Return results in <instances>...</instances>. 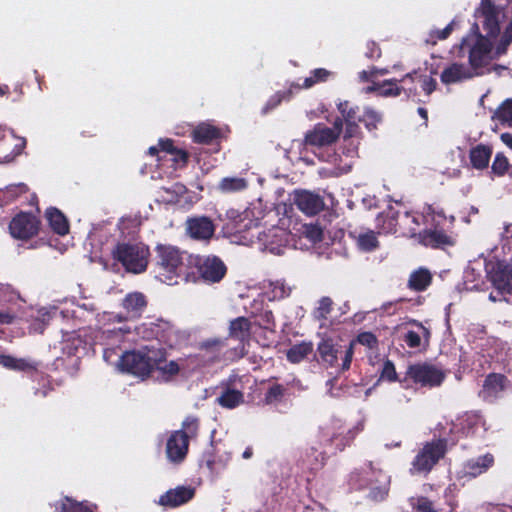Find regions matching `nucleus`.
I'll return each instance as SVG.
<instances>
[{"instance_id": "obj_40", "label": "nucleus", "mask_w": 512, "mask_h": 512, "mask_svg": "<svg viewBox=\"0 0 512 512\" xmlns=\"http://www.w3.org/2000/svg\"><path fill=\"white\" fill-rule=\"evenodd\" d=\"M414 324L417 325L420 332L410 330L404 336V341L410 348L420 347L422 345V337L426 343L430 337V332L426 327L416 321H414Z\"/></svg>"}, {"instance_id": "obj_64", "label": "nucleus", "mask_w": 512, "mask_h": 512, "mask_svg": "<svg viewBox=\"0 0 512 512\" xmlns=\"http://www.w3.org/2000/svg\"><path fill=\"white\" fill-rule=\"evenodd\" d=\"M15 318L16 313L12 308L0 309V326L12 324Z\"/></svg>"}, {"instance_id": "obj_34", "label": "nucleus", "mask_w": 512, "mask_h": 512, "mask_svg": "<svg viewBox=\"0 0 512 512\" xmlns=\"http://www.w3.org/2000/svg\"><path fill=\"white\" fill-rule=\"evenodd\" d=\"M46 218L52 230L59 234L65 235L69 231V225L66 217L56 208H49L46 211Z\"/></svg>"}, {"instance_id": "obj_49", "label": "nucleus", "mask_w": 512, "mask_h": 512, "mask_svg": "<svg viewBox=\"0 0 512 512\" xmlns=\"http://www.w3.org/2000/svg\"><path fill=\"white\" fill-rule=\"evenodd\" d=\"M330 72L323 68H318L312 71L311 76L306 77L301 88H310L318 82L325 81L329 76Z\"/></svg>"}, {"instance_id": "obj_20", "label": "nucleus", "mask_w": 512, "mask_h": 512, "mask_svg": "<svg viewBox=\"0 0 512 512\" xmlns=\"http://www.w3.org/2000/svg\"><path fill=\"white\" fill-rule=\"evenodd\" d=\"M453 426L466 436L481 435L487 430L486 422L478 412L464 413Z\"/></svg>"}, {"instance_id": "obj_38", "label": "nucleus", "mask_w": 512, "mask_h": 512, "mask_svg": "<svg viewBox=\"0 0 512 512\" xmlns=\"http://www.w3.org/2000/svg\"><path fill=\"white\" fill-rule=\"evenodd\" d=\"M294 90H300L299 83H291L289 89L285 92H276L272 95L262 108V113L267 114L275 109L283 100H289L293 96Z\"/></svg>"}, {"instance_id": "obj_4", "label": "nucleus", "mask_w": 512, "mask_h": 512, "mask_svg": "<svg viewBox=\"0 0 512 512\" xmlns=\"http://www.w3.org/2000/svg\"><path fill=\"white\" fill-rule=\"evenodd\" d=\"M244 244L256 246L257 249L269 252L274 255H282L290 246L297 248L292 235L282 227L271 226L269 228L255 227V231L250 233V237L242 236Z\"/></svg>"}, {"instance_id": "obj_28", "label": "nucleus", "mask_w": 512, "mask_h": 512, "mask_svg": "<svg viewBox=\"0 0 512 512\" xmlns=\"http://www.w3.org/2000/svg\"><path fill=\"white\" fill-rule=\"evenodd\" d=\"M143 330H149L148 338H156L159 341L170 342V335L173 332L169 322L157 320L156 322L144 323L141 326Z\"/></svg>"}, {"instance_id": "obj_9", "label": "nucleus", "mask_w": 512, "mask_h": 512, "mask_svg": "<svg viewBox=\"0 0 512 512\" xmlns=\"http://www.w3.org/2000/svg\"><path fill=\"white\" fill-rule=\"evenodd\" d=\"M363 430V423H358L352 429L344 430L341 419L332 418L319 427L321 440L325 443H335L339 450H343L354 439L356 434Z\"/></svg>"}, {"instance_id": "obj_32", "label": "nucleus", "mask_w": 512, "mask_h": 512, "mask_svg": "<svg viewBox=\"0 0 512 512\" xmlns=\"http://www.w3.org/2000/svg\"><path fill=\"white\" fill-rule=\"evenodd\" d=\"M407 80H412V74H406L401 80L389 79L380 82L379 96L382 97H397L402 91H406L404 86L399 83H405Z\"/></svg>"}, {"instance_id": "obj_26", "label": "nucleus", "mask_w": 512, "mask_h": 512, "mask_svg": "<svg viewBox=\"0 0 512 512\" xmlns=\"http://www.w3.org/2000/svg\"><path fill=\"white\" fill-rule=\"evenodd\" d=\"M505 389V377L500 374H490L484 381L480 396L485 401H493L500 396Z\"/></svg>"}, {"instance_id": "obj_29", "label": "nucleus", "mask_w": 512, "mask_h": 512, "mask_svg": "<svg viewBox=\"0 0 512 512\" xmlns=\"http://www.w3.org/2000/svg\"><path fill=\"white\" fill-rule=\"evenodd\" d=\"M338 109L345 119L347 133L349 136H352L357 132V121H359V118L362 116V114H359V108L350 107L349 103L345 101L338 104Z\"/></svg>"}, {"instance_id": "obj_53", "label": "nucleus", "mask_w": 512, "mask_h": 512, "mask_svg": "<svg viewBox=\"0 0 512 512\" xmlns=\"http://www.w3.org/2000/svg\"><path fill=\"white\" fill-rule=\"evenodd\" d=\"M332 300L329 297H322L318 301V306L316 307L314 311V316L317 319H326L328 314L332 310Z\"/></svg>"}, {"instance_id": "obj_2", "label": "nucleus", "mask_w": 512, "mask_h": 512, "mask_svg": "<svg viewBox=\"0 0 512 512\" xmlns=\"http://www.w3.org/2000/svg\"><path fill=\"white\" fill-rule=\"evenodd\" d=\"M250 322L245 317H238L230 322L229 337L205 341L198 354L191 356L189 362L195 367L205 366L224 358L236 360L246 353V343L250 338Z\"/></svg>"}, {"instance_id": "obj_30", "label": "nucleus", "mask_w": 512, "mask_h": 512, "mask_svg": "<svg viewBox=\"0 0 512 512\" xmlns=\"http://www.w3.org/2000/svg\"><path fill=\"white\" fill-rule=\"evenodd\" d=\"M219 136V129L209 123H201L192 131L194 142L200 144H209Z\"/></svg>"}, {"instance_id": "obj_5", "label": "nucleus", "mask_w": 512, "mask_h": 512, "mask_svg": "<svg viewBox=\"0 0 512 512\" xmlns=\"http://www.w3.org/2000/svg\"><path fill=\"white\" fill-rule=\"evenodd\" d=\"M164 355L160 349L145 346L137 351H126L118 359L117 369L136 376H147Z\"/></svg>"}, {"instance_id": "obj_27", "label": "nucleus", "mask_w": 512, "mask_h": 512, "mask_svg": "<svg viewBox=\"0 0 512 512\" xmlns=\"http://www.w3.org/2000/svg\"><path fill=\"white\" fill-rule=\"evenodd\" d=\"M397 227H399L398 212L392 207H389L386 212L380 213L376 218L378 234L396 233L398 231Z\"/></svg>"}, {"instance_id": "obj_6", "label": "nucleus", "mask_w": 512, "mask_h": 512, "mask_svg": "<svg viewBox=\"0 0 512 512\" xmlns=\"http://www.w3.org/2000/svg\"><path fill=\"white\" fill-rule=\"evenodd\" d=\"M199 420L188 416L182 422L181 429L173 431L167 438L166 455L170 462H182L188 453L189 442L197 438Z\"/></svg>"}, {"instance_id": "obj_48", "label": "nucleus", "mask_w": 512, "mask_h": 512, "mask_svg": "<svg viewBox=\"0 0 512 512\" xmlns=\"http://www.w3.org/2000/svg\"><path fill=\"white\" fill-rule=\"evenodd\" d=\"M381 121V115L371 108H365L359 122H363L367 129H375L377 124Z\"/></svg>"}, {"instance_id": "obj_59", "label": "nucleus", "mask_w": 512, "mask_h": 512, "mask_svg": "<svg viewBox=\"0 0 512 512\" xmlns=\"http://www.w3.org/2000/svg\"><path fill=\"white\" fill-rule=\"evenodd\" d=\"M481 277V273L478 272L477 275L475 274V268L474 267H468L466 270H465V273H464V279H465V284L467 285V289H479V283L476 282L478 280V278Z\"/></svg>"}, {"instance_id": "obj_52", "label": "nucleus", "mask_w": 512, "mask_h": 512, "mask_svg": "<svg viewBox=\"0 0 512 512\" xmlns=\"http://www.w3.org/2000/svg\"><path fill=\"white\" fill-rule=\"evenodd\" d=\"M492 172L497 176H503L509 169L508 159L502 153H497L492 163Z\"/></svg>"}, {"instance_id": "obj_37", "label": "nucleus", "mask_w": 512, "mask_h": 512, "mask_svg": "<svg viewBox=\"0 0 512 512\" xmlns=\"http://www.w3.org/2000/svg\"><path fill=\"white\" fill-rule=\"evenodd\" d=\"M291 290L284 280H275L268 283L265 293L269 300H281L288 297Z\"/></svg>"}, {"instance_id": "obj_45", "label": "nucleus", "mask_w": 512, "mask_h": 512, "mask_svg": "<svg viewBox=\"0 0 512 512\" xmlns=\"http://www.w3.org/2000/svg\"><path fill=\"white\" fill-rule=\"evenodd\" d=\"M312 351L310 343H300L291 347L287 352V358L292 363H299Z\"/></svg>"}, {"instance_id": "obj_35", "label": "nucleus", "mask_w": 512, "mask_h": 512, "mask_svg": "<svg viewBox=\"0 0 512 512\" xmlns=\"http://www.w3.org/2000/svg\"><path fill=\"white\" fill-rule=\"evenodd\" d=\"M432 276L427 269L419 268L410 274L408 287L415 291L425 290L431 283Z\"/></svg>"}, {"instance_id": "obj_58", "label": "nucleus", "mask_w": 512, "mask_h": 512, "mask_svg": "<svg viewBox=\"0 0 512 512\" xmlns=\"http://www.w3.org/2000/svg\"><path fill=\"white\" fill-rule=\"evenodd\" d=\"M162 359L158 362V364L154 367L163 373L167 378L176 375L180 366L176 361H170L168 363L161 364Z\"/></svg>"}, {"instance_id": "obj_1", "label": "nucleus", "mask_w": 512, "mask_h": 512, "mask_svg": "<svg viewBox=\"0 0 512 512\" xmlns=\"http://www.w3.org/2000/svg\"><path fill=\"white\" fill-rule=\"evenodd\" d=\"M503 19L501 9L488 0H482L475 12L471 32L453 48L456 56H468L469 66L457 62L447 65L440 75L443 84H456L483 75L484 67L507 52L512 42V18L500 34Z\"/></svg>"}, {"instance_id": "obj_14", "label": "nucleus", "mask_w": 512, "mask_h": 512, "mask_svg": "<svg viewBox=\"0 0 512 512\" xmlns=\"http://www.w3.org/2000/svg\"><path fill=\"white\" fill-rule=\"evenodd\" d=\"M192 265L196 267L199 277L206 283H218L226 274V266L216 256H193Z\"/></svg>"}, {"instance_id": "obj_46", "label": "nucleus", "mask_w": 512, "mask_h": 512, "mask_svg": "<svg viewBox=\"0 0 512 512\" xmlns=\"http://www.w3.org/2000/svg\"><path fill=\"white\" fill-rule=\"evenodd\" d=\"M358 247L363 251H372L378 247V239L376 233L372 230H367L358 235Z\"/></svg>"}, {"instance_id": "obj_16", "label": "nucleus", "mask_w": 512, "mask_h": 512, "mask_svg": "<svg viewBox=\"0 0 512 512\" xmlns=\"http://www.w3.org/2000/svg\"><path fill=\"white\" fill-rule=\"evenodd\" d=\"M485 270L496 290L505 295L512 292V265L504 261H489Z\"/></svg>"}, {"instance_id": "obj_10", "label": "nucleus", "mask_w": 512, "mask_h": 512, "mask_svg": "<svg viewBox=\"0 0 512 512\" xmlns=\"http://www.w3.org/2000/svg\"><path fill=\"white\" fill-rule=\"evenodd\" d=\"M257 214L259 210L256 207L229 208L225 212L226 227L235 233H244L243 236L250 237V233L258 227Z\"/></svg>"}, {"instance_id": "obj_19", "label": "nucleus", "mask_w": 512, "mask_h": 512, "mask_svg": "<svg viewBox=\"0 0 512 512\" xmlns=\"http://www.w3.org/2000/svg\"><path fill=\"white\" fill-rule=\"evenodd\" d=\"M342 130V121L336 120L333 128L317 125L313 131L306 135L305 142L308 145L322 147L332 144Z\"/></svg>"}, {"instance_id": "obj_63", "label": "nucleus", "mask_w": 512, "mask_h": 512, "mask_svg": "<svg viewBox=\"0 0 512 512\" xmlns=\"http://www.w3.org/2000/svg\"><path fill=\"white\" fill-rule=\"evenodd\" d=\"M357 342L369 348H374L377 344V338L371 332H363L358 335Z\"/></svg>"}, {"instance_id": "obj_21", "label": "nucleus", "mask_w": 512, "mask_h": 512, "mask_svg": "<svg viewBox=\"0 0 512 512\" xmlns=\"http://www.w3.org/2000/svg\"><path fill=\"white\" fill-rule=\"evenodd\" d=\"M294 202L307 215H315L324 207V201L318 194L305 190L295 192Z\"/></svg>"}, {"instance_id": "obj_23", "label": "nucleus", "mask_w": 512, "mask_h": 512, "mask_svg": "<svg viewBox=\"0 0 512 512\" xmlns=\"http://www.w3.org/2000/svg\"><path fill=\"white\" fill-rule=\"evenodd\" d=\"M25 147L26 139L23 137L0 138V164L12 162Z\"/></svg>"}, {"instance_id": "obj_61", "label": "nucleus", "mask_w": 512, "mask_h": 512, "mask_svg": "<svg viewBox=\"0 0 512 512\" xmlns=\"http://www.w3.org/2000/svg\"><path fill=\"white\" fill-rule=\"evenodd\" d=\"M412 505L420 512H436L433 503L425 497L412 499Z\"/></svg>"}, {"instance_id": "obj_55", "label": "nucleus", "mask_w": 512, "mask_h": 512, "mask_svg": "<svg viewBox=\"0 0 512 512\" xmlns=\"http://www.w3.org/2000/svg\"><path fill=\"white\" fill-rule=\"evenodd\" d=\"M454 25H455V21H452L444 29L431 30L430 34H429V39L427 40V42L435 44L438 40H444V39L448 38V36L453 31Z\"/></svg>"}, {"instance_id": "obj_7", "label": "nucleus", "mask_w": 512, "mask_h": 512, "mask_svg": "<svg viewBox=\"0 0 512 512\" xmlns=\"http://www.w3.org/2000/svg\"><path fill=\"white\" fill-rule=\"evenodd\" d=\"M114 259L119 261L127 272L139 274L147 269L149 248L143 243H119L112 251Z\"/></svg>"}, {"instance_id": "obj_15", "label": "nucleus", "mask_w": 512, "mask_h": 512, "mask_svg": "<svg viewBox=\"0 0 512 512\" xmlns=\"http://www.w3.org/2000/svg\"><path fill=\"white\" fill-rule=\"evenodd\" d=\"M442 217H435V222L429 221L428 226L422 231L418 233V242L424 246L431 248H445L447 246H453L455 244V239L447 234L444 230L438 229L441 221L445 220Z\"/></svg>"}, {"instance_id": "obj_11", "label": "nucleus", "mask_w": 512, "mask_h": 512, "mask_svg": "<svg viewBox=\"0 0 512 512\" xmlns=\"http://www.w3.org/2000/svg\"><path fill=\"white\" fill-rule=\"evenodd\" d=\"M447 442L438 439L428 442L416 455L412 462L411 473H428L446 453Z\"/></svg>"}, {"instance_id": "obj_33", "label": "nucleus", "mask_w": 512, "mask_h": 512, "mask_svg": "<svg viewBox=\"0 0 512 512\" xmlns=\"http://www.w3.org/2000/svg\"><path fill=\"white\" fill-rule=\"evenodd\" d=\"M250 313L255 316L256 323L264 329H273L274 316L271 310L263 309L262 301L254 300Z\"/></svg>"}, {"instance_id": "obj_51", "label": "nucleus", "mask_w": 512, "mask_h": 512, "mask_svg": "<svg viewBox=\"0 0 512 512\" xmlns=\"http://www.w3.org/2000/svg\"><path fill=\"white\" fill-rule=\"evenodd\" d=\"M284 387L280 384H273L269 387L265 394L264 401L266 404H276L281 401L284 395Z\"/></svg>"}, {"instance_id": "obj_36", "label": "nucleus", "mask_w": 512, "mask_h": 512, "mask_svg": "<svg viewBox=\"0 0 512 512\" xmlns=\"http://www.w3.org/2000/svg\"><path fill=\"white\" fill-rule=\"evenodd\" d=\"M217 403L227 409H234L244 401L243 393L236 389L226 388L217 397Z\"/></svg>"}, {"instance_id": "obj_41", "label": "nucleus", "mask_w": 512, "mask_h": 512, "mask_svg": "<svg viewBox=\"0 0 512 512\" xmlns=\"http://www.w3.org/2000/svg\"><path fill=\"white\" fill-rule=\"evenodd\" d=\"M372 474L376 475V482H378L380 485L376 487H372L370 491V497L375 501H381L385 498V496L388 493V484H389V477L385 475L382 471L375 472L370 468V472Z\"/></svg>"}, {"instance_id": "obj_44", "label": "nucleus", "mask_w": 512, "mask_h": 512, "mask_svg": "<svg viewBox=\"0 0 512 512\" xmlns=\"http://www.w3.org/2000/svg\"><path fill=\"white\" fill-rule=\"evenodd\" d=\"M0 365L12 370H27L34 368L33 365L25 359L15 358L2 353H0Z\"/></svg>"}, {"instance_id": "obj_12", "label": "nucleus", "mask_w": 512, "mask_h": 512, "mask_svg": "<svg viewBox=\"0 0 512 512\" xmlns=\"http://www.w3.org/2000/svg\"><path fill=\"white\" fill-rule=\"evenodd\" d=\"M321 360L329 366H340L342 370L350 367L353 357V343L347 346L334 345L331 340H322L318 345Z\"/></svg>"}, {"instance_id": "obj_13", "label": "nucleus", "mask_w": 512, "mask_h": 512, "mask_svg": "<svg viewBox=\"0 0 512 512\" xmlns=\"http://www.w3.org/2000/svg\"><path fill=\"white\" fill-rule=\"evenodd\" d=\"M147 305L146 297L141 292H131L128 293L122 300V307L126 312V315L122 314H113V313H106L104 312L101 316V318L98 319L99 323H106L107 322H123L128 319H133L140 317L141 314L144 312Z\"/></svg>"}, {"instance_id": "obj_47", "label": "nucleus", "mask_w": 512, "mask_h": 512, "mask_svg": "<svg viewBox=\"0 0 512 512\" xmlns=\"http://www.w3.org/2000/svg\"><path fill=\"white\" fill-rule=\"evenodd\" d=\"M158 146L160 147L161 152L170 154L173 156L172 160L175 162L181 161L183 163L187 160V154L181 150H177L173 147V143L170 139H160Z\"/></svg>"}, {"instance_id": "obj_3", "label": "nucleus", "mask_w": 512, "mask_h": 512, "mask_svg": "<svg viewBox=\"0 0 512 512\" xmlns=\"http://www.w3.org/2000/svg\"><path fill=\"white\" fill-rule=\"evenodd\" d=\"M155 252L156 278L159 281L168 285H175L181 280H190L188 269L192 266V255L168 244L157 245Z\"/></svg>"}, {"instance_id": "obj_54", "label": "nucleus", "mask_w": 512, "mask_h": 512, "mask_svg": "<svg viewBox=\"0 0 512 512\" xmlns=\"http://www.w3.org/2000/svg\"><path fill=\"white\" fill-rule=\"evenodd\" d=\"M123 353L124 352L118 346L117 347H114V346L105 347L103 349V359L108 364L115 365V367L117 368L118 367V359L121 358V355Z\"/></svg>"}, {"instance_id": "obj_22", "label": "nucleus", "mask_w": 512, "mask_h": 512, "mask_svg": "<svg viewBox=\"0 0 512 512\" xmlns=\"http://www.w3.org/2000/svg\"><path fill=\"white\" fill-rule=\"evenodd\" d=\"M194 493L195 491L191 487L178 486L161 495L158 504L167 508H175L191 500Z\"/></svg>"}, {"instance_id": "obj_62", "label": "nucleus", "mask_w": 512, "mask_h": 512, "mask_svg": "<svg viewBox=\"0 0 512 512\" xmlns=\"http://www.w3.org/2000/svg\"><path fill=\"white\" fill-rule=\"evenodd\" d=\"M397 378V373L395 370L394 364L390 360H386L383 364L381 379H385L388 381H395Z\"/></svg>"}, {"instance_id": "obj_60", "label": "nucleus", "mask_w": 512, "mask_h": 512, "mask_svg": "<svg viewBox=\"0 0 512 512\" xmlns=\"http://www.w3.org/2000/svg\"><path fill=\"white\" fill-rule=\"evenodd\" d=\"M499 343L497 339L489 338L485 340V343H480L481 351L484 353V357L493 358L497 354V347Z\"/></svg>"}, {"instance_id": "obj_8", "label": "nucleus", "mask_w": 512, "mask_h": 512, "mask_svg": "<svg viewBox=\"0 0 512 512\" xmlns=\"http://www.w3.org/2000/svg\"><path fill=\"white\" fill-rule=\"evenodd\" d=\"M436 216L444 218V212L434 205H427L421 214L416 212L398 214L400 232L403 236L418 238V233L421 232L419 230L421 224L428 226L430 220L435 222Z\"/></svg>"}, {"instance_id": "obj_56", "label": "nucleus", "mask_w": 512, "mask_h": 512, "mask_svg": "<svg viewBox=\"0 0 512 512\" xmlns=\"http://www.w3.org/2000/svg\"><path fill=\"white\" fill-rule=\"evenodd\" d=\"M58 316L65 318L67 314L64 310H59L57 307H43L38 311V318L41 319L42 323L48 322L50 319Z\"/></svg>"}, {"instance_id": "obj_17", "label": "nucleus", "mask_w": 512, "mask_h": 512, "mask_svg": "<svg viewBox=\"0 0 512 512\" xmlns=\"http://www.w3.org/2000/svg\"><path fill=\"white\" fill-rule=\"evenodd\" d=\"M407 375L415 383L428 387L439 386L445 378V374L440 368L426 363L409 366Z\"/></svg>"}, {"instance_id": "obj_24", "label": "nucleus", "mask_w": 512, "mask_h": 512, "mask_svg": "<svg viewBox=\"0 0 512 512\" xmlns=\"http://www.w3.org/2000/svg\"><path fill=\"white\" fill-rule=\"evenodd\" d=\"M494 462L495 459L491 453L471 458L463 464L462 474L475 478L486 473L494 465Z\"/></svg>"}, {"instance_id": "obj_43", "label": "nucleus", "mask_w": 512, "mask_h": 512, "mask_svg": "<svg viewBox=\"0 0 512 512\" xmlns=\"http://www.w3.org/2000/svg\"><path fill=\"white\" fill-rule=\"evenodd\" d=\"M502 125L512 126V99L505 100L492 116Z\"/></svg>"}, {"instance_id": "obj_18", "label": "nucleus", "mask_w": 512, "mask_h": 512, "mask_svg": "<svg viewBox=\"0 0 512 512\" xmlns=\"http://www.w3.org/2000/svg\"><path fill=\"white\" fill-rule=\"evenodd\" d=\"M9 229L14 238L28 239L37 234L39 221L32 214L20 213L12 219Z\"/></svg>"}, {"instance_id": "obj_25", "label": "nucleus", "mask_w": 512, "mask_h": 512, "mask_svg": "<svg viewBox=\"0 0 512 512\" xmlns=\"http://www.w3.org/2000/svg\"><path fill=\"white\" fill-rule=\"evenodd\" d=\"M213 222L205 216L188 219L187 231L194 239L206 240L214 234Z\"/></svg>"}, {"instance_id": "obj_42", "label": "nucleus", "mask_w": 512, "mask_h": 512, "mask_svg": "<svg viewBox=\"0 0 512 512\" xmlns=\"http://www.w3.org/2000/svg\"><path fill=\"white\" fill-rule=\"evenodd\" d=\"M300 237L305 238L310 244H316L321 241L323 236V230L317 224H302L298 229Z\"/></svg>"}, {"instance_id": "obj_57", "label": "nucleus", "mask_w": 512, "mask_h": 512, "mask_svg": "<svg viewBox=\"0 0 512 512\" xmlns=\"http://www.w3.org/2000/svg\"><path fill=\"white\" fill-rule=\"evenodd\" d=\"M354 135L349 136L347 130L345 131L343 153L348 157H354L357 154L359 142Z\"/></svg>"}, {"instance_id": "obj_39", "label": "nucleus", "mask_w": 512, "mask_h": 512, "mask_svg": "<svg viewBox=\"0 0 512 512\" xmlns=\"http://www.w3.org/2000/svg\"><path fill=\"white\" fill-rule=\"evenodd\" d=\"M248 183L242 177H225L218 184V190L222 193L240 192L247 188Z\"/></svg>"}, {"instance_id": "obj_50", "label": "nucleus", "mask_w": 512, "mask_h": 512, "mask_svg": "<svg viewBox=\"0 0 512 512\" xmlns=\"http://www.w3.org/2000/svg\"><path fill=\"white\" fill-rule=\"evenodd\" d=\"M56 510L59 512H93L83 503H75L70 498H66L59 506H56Z\"/></svg>"}, {"instance_id": "obj_31", "label": "nucleus", "mask_w": 512, "mask_h": 512, "mask_svg": "<svg viewBox=\"0 0 512 512\" xmlns=\"http://www.w3.org/2000/svg\"><path fill=\"white\" fill-rule=\"evenodd\" d=\"M492 150L489 146L479 144L470 150V161L475 169H485L488 167Z\"/></svg>"}]
</instances>
